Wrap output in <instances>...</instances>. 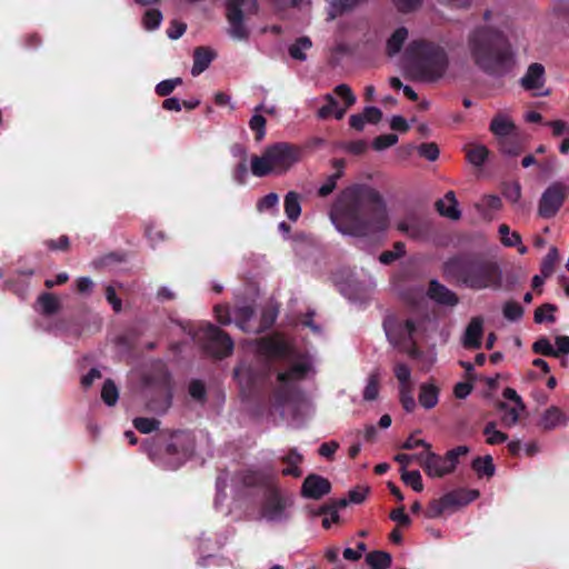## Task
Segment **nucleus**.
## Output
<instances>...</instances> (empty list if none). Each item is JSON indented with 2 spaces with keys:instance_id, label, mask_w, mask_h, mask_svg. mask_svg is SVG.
Masks as SVG:
<instances>
[{
  "instance_id": "0eeeda50",
  "label": "nucleus",
  "mask_w": 569,
  "mask_h": 569,
  "mask_svg": "<svg viewBox=\"0 0 569 569\" xmlns=\"http://www.w3.org/2000/svg\"><path fill=\"white\" fill-rule=\"evenodd\" d=\"M293 498L278 487H271L266 492L260 517L267 522L281 523L291 518Z\"/></svg>"
},
{
  "instance_id": "4468645a",
  "label": "nucleus",
  "mask_w": 569,
  "mask_h": 569,
  "mask_svg": "<svg viewBox=\"0 0 569 569\" xmlns=\"http://www.w3.org/2000/svg\"><path fill=\"white\" fill-rule=\"evenodd\" d=\"M184 439L183 433H176L172 437V442L167 446L163 457V465L167 468L177 469L187 460L188 449L183 447Z\"/></svg>"
},
{
  "instance_id": "c9c22d12",
  "label": "nucleus",
  "mask_w": 569,
  "mask_h": 569,
  "mask_svg": "<svg viewBox=\"0 0 569 569\" xmlns=\"http://www.w3.org/2000/svg\"><path fill=\"white\" fill-rule=\"evenodd\" d=\"M366 561L373 569H388L391 565V556L385 551H373L367 555Z\"/></svg>"
},
{
  "instance_id": "5701e85b",
  "label": "nucleus",
  "mask_w": 569,
  "mask_h": 569,
  "mask_svg": "<svg viewBox=\"0 0 569 569\" xmlns=\"http://www.w3.org/2000/svg\"><path fill=\"white\" fill-rule=\"evenodd\" d=\"M499 409L502 411V415H501L502 425L507 428H511L519 422L520 416L526 409V405L510 406L508 403L501 402L499 405Z\"/></svg>"
},
{
  "instance_id": "c756f323",
  "label": "nucleus",
  "mask_w": 569,
  "mask_h": 569,
  "mask_svg": "<svg viewBox=\"0 0 569 569\" xmlns=\"http://www.w3.org/2000/svg\"><path fill=\"white\" fill-rule=\"evenodd\" d=\"M325 100L327 103L318 110V117L320 119H326L333 114L336 119H342L348 108H339L336 99L330 93L325 96Z\"/></svg>"
},
{
  "instance_id": "338daca9",
  "label": "nucleus",
  "mask_w": 569,
  "mask_h": 569,
  "mask_svg": "<svg viewBox=\"0 0 569 569\" xmlns=\"http://www.w3.org/2000/svg\"><path fill=\"white\" fill-rule=\"evenodd\" d=\"M338 448H339V443L337 441L323 442L319 447V455L325 458L331 459Z\"/></svg>"
},
{
  "instance_id": "7c9ffc66",
  "label": "nucleus",
  "mask_w": 569,
  "mask_h": 569,
  "mask_svg": "<svg viewBox=\"0 0 569 569\" xmlns=\"http://www.w3.org/2000/svg\"><path fill=\"white\" fill-rule=\"evenodd\" d=\"M312 47V42L307 37H301L291 43L288 48L289 56L299 61L307 60V51Z\"/></svg>"
},
{
  "instance_id": "ddd939ff",
  "label": "nucleus",
  "mask_w": 569,
  "mask_h": 569,
  "mask_svg": "<svg viewBox=\"0 0 569 569\" xmlns=\"http://www.w3.org/2000/svg\"><path fill=\"white\" fill-rule=\"evenodd\" d=\"M244 0H229L228 2V21H229V36L234 40H246L248 38V30L242 21L241 7Z\"/></svg>"
},
{
  "instance_id": "13d9d810",
  "label": "nucleus",
  "mask_w": 569,
  "mask_h": 569,
  "mask_svg": "<svg viewBox=\"0 0 569 569\" xmlns=\"http://www.w3.org/2000/svg\"><path fill=\"white\" fill-rule=\"evenodd\" d=\"M258 481V476L254 472L251 471H243L241 473H238L233 479L232 482L236 487L242 485V486H253Z\"/></svg>"
},
{
  "instance_id": "aec40b11",
  "label": "nucleus",
  "mask_w": 569,
  "mask_h": 569,
  "mask_svg": "<svg viewBox=\"0 0 569 569\" xmlns=\"http://www.w3.org/2000/svg\"><path fill=\"white\" fill-rule=\"evenodd\" d=\"M568 423L569 415L556 406L546 409L539 419V426L545 430L566 427Z\"/></svg>"
},
{
  "instance_id": "603ef678",
  "label": "nucleus",
  "mask_w": 569,
  "mask_h": 569,
  "mask_svg": "<svg viewBox=\"0 0 569 569\" xmlns=\"http://www.w3.org/2000/svg\"><path fill=\"white\" fill-rule=\"evenodd\" d=\"M505 198L513 204H520L521 187L518 182L510 183L503 189Z\"/></svg>"
},
{
  "instance_id": "f03ea898",
  "label": "nucleus",
  "mask_w": 569,
  "mask_h": 569,
  "mask_svg": "<svg viewBox=\"0 0 569 569\" xmlns=\"http://www.w3.org/2000/svg\"><path fill=\"white\" fill-rule=\"evenodd\" d=\"M503 19L487 11L467 37V54L485 72L502 74L515 64V52L503 32Z\"/></svg>"
},
{
  "instance_id": "864d4df0",
  "label": "nucleus",
  "mask_w": 569,
  "mask_h": 569,
  "mask_svg": "<svg viewBox=\"0 0 569 569\" xmlns=\"http://www.w3.org/2000/svg\"><path fill=\"white\" fill-rule=\"evenodd\" d=\"M553 311H555V307L551 305H545V306L538 308L535 312V321L538 323L543 322V321L553 322L555 321Z\"/></svg>"
},
{
  "instance_id": "423d86ee",
  "label": "nucleus",
  "mask_w": 569,
  "mask_h": 569,
  "mask_svg": "<svg viewBox=\"0 0 569 569\" xmlns=\"http://www.w3.org/2000/svg\"><path fill=\"white\" fill-rule=\"evenodd\" d=\"M448 272L453 273L457 281L472 290L499 288L501 271L492 261H452L447 267Z\"/></svg>"
},
{
  "instance_id": "052dcab7",
  "label": "nucleus",
  "mask_w": 569,
  "mask_h": 569,
  "mask_svg": "<svg viewBox=\"0 0 569 569\" xmlns=\"http://www.w3.org/2000/svg\"><path fill=\"white\" fill-rule=\"evenodd\" d=\"M186 29H187L186 23L173 20V21H171V23L167 30V33L170 39L177 40L184 33Z\"/></svg>"
},
{
  "instance_id": "49530a36",
  "label": "nucleus",
  "mask_w": 569,
  "mask_h": 569,
  "mask_svg": "<svg viewBox=\"0 0 569 569\" xmlns=\"http://www.w3.org/2000/svg\"><path fill=\"white\" fill-rule=\"evenodd\" d=\"M38 302L42 311L47 315L54 313L59 309V301L50 293H43L39 297Z\"/></svg>"
},
{
  "instance_id": "bb28decb",
  "label": "nucleus",
  "mask_w": 569,
  "mask_h": 569,
  "mask_svg": "<svg viewBox=\"0 0 569 569\" xmlns=\"http://www.w3.org/2000/svg\"><path fill=\"white\" fill-rule=\"evenodd\" d=\"M437 206L439 212L447 218L456 220L460 217V211L457 208L458 202L452 191H449L443 199L439 200Z\"/></svg>"
},
{
  "instance_id": "e433bc0d",
  "label": "nucleus",
  "mask_w": 569,
  "mask_h": 569,
  "mask_svg": "<svg viewBox=\"0 0 569 569\" xmlns=\"http://www.w3.org/2000/svg\"><path fill=\"white\" fill-rule=\"evenodd\" d=\"M472 468L479 477H492L496 470L491 456L476 458L472 461Z\"/></svg>"
},
{
  "instance_id": "72a5a7b5",
  "label": "nucleus",
  "mask_w": 569,
  "mask_h": 569,
  "mask_svg": "<svg viewBox=\"0 0 569 569\" xmlns=\"http://www.w3.org/2000/svg\"><path fill=\"white\" fill-rule=\"evenodd\" d=\"M333 167L336 172L328 177L327 181L319 188L321 196H328L336 188L337 180L342 176L345 162L343 160H335Z\"/></svg>"
},
{
  "instance_id": "c85d7f7f",
  "label": "nucleus",
  "mask_w": 569,
  "mask_h": 569,
  "mask_svg": "<svg viewBox=\"0 0 569 569\" xmlns=\"http://www.w3.org/2000/svg\"><path fill=\"white\" fill-rule=\"evenodd\" d=\"M284 213L291 221H297L301 214V197L295 192L289 191L284 197Z\"/></svg>"
},
{
  "instance_id": "39448f33",
  "label": "nucleus",
  "mask_w": 569,
  "mask_h": 569,
  "mask_svg": "<svg viewBox=\"0 0 569 569\" xmlns=\"http://www.w3.org/2000/svg\"><path fill=\"white\" fill-rule=\"evenodd\" d=\"M408 50L412 56L410 70L416 79L435 81L446 73L449 60L442 47L425 41H413Z\"/></svg>"
},
{
  "instance_id": "de8ad7c7",
  "label": "nucleus",
  "mask_w": 569,
  "mask_h": 569,
  "mask_svg": "<svg viewBox=\"0 0 569 569\" xmlns=\"http://www.w3.org/2000/svg\"><path fill=\"white\" fill-rule=\"evenodd\" d=\"M532 349L536 353H540L547 357H558V351H556L550 341L545 337L538 339L533 343Z\"/></svg>"
},
{
  "instance_id": "69168bd1",
  "label": "nucleus",
  "mask_w": 569,
  "mask_h": 569,
  "mask_svg": "<svg viewBox=\"0 0 569 569\" xmlns=\"http://www.w3.org/2000/svg\"><path fill=\"white\" fill-rule=\"evenodd\" d=\"M341 148L343 150H346L347 152H350V153H353V154H360V153H362L366 150L367 144H366L365 141L358 140V141H352V142L343 143V144H341Z\"/></svg>"
},
{
  "instance_id": "8fccbe9b",
  "label": "nucleus",
  "mask_w": 569,
  "mask_h": 569,
  "mask_svg": "<svg viewBox=\"0 0 569 569\" xmlns=\"http://www.w3.org/2000/svg\"><path fill=\"white\" fill-rule=\"evenodd\" d=\"M523 315L522 307L515 301H509L503 306V316L510 321L519 320Z\"/></svg>"
},
{
  "instance_id": "c03bdc74",
  "label": "nucleus",
  "mask_w": 569,
  "mask_h": 569,
  "mask_svg": "<svg viewBox=\"0 0 569 569\" xmlns=\"http://www.w3.org/2000/svg\"><path fill=\"white\" fill-rule=\"evenodd\" d=\"M101 398L108 406H113L118 401L119 392L116 385L111 380H107L103 383Z\"/></svg>"
},
{
  "instance_id": "0e129e2a",
  "label": "nucleus",
  "mask_w": 569,
  "mask_h": 569,
  "mask_svg": "<svg viewBox=\"0 0 569 569\" xmlns=\"http://www.w3.org/2000/svg\"><path fill=\"white\" fill-rule=\"evenodd\" d=\"M557 258H558L557 249L551 248L545 259L543 267H542V272L545 273V277L551 273L553 263L557 260Z\"/></svg>"
},
{
  "instance_id": "cd10ccee",
  "label": "nucleus",
  "mask_w": 569,
  "mask_h": 569,
  "mask_svg": "<svg viewBox=\"0 0 569 569\" xmlns=\"http://www.w3.org/2000/svg\"><path fill=\"white\" fill-rule=\"evenodd\" d=\"M407 38L408 30L405 27L397 28L387 40L388 56L393 57L399 53Z\"/></svg>"
},
{
  "instance_id": "412c9836",
  "label": "nucleus",
  "mask_w": 569,
  "mask_h": 569,
  "mask_svg": "<svg viewBox=\"0 0 569 569\" xmlns=\"http://www.w3.org/2000/svg\"><path fill=\"white\" fill-rule=\"evenodd\" d=\"M428 296L430 299L439 305L453 307L458 303V297L455 292L440 284L438 281L432 280L428 289Z\"/></svg>"
},
{
  "instance_id": "2eb2a0df",
  "label": "nucleus",
  "mask_w": 569,
  "mask_h": 569,
  "mask_svg": "<svg viewBox=\"0 0 569 569\" xmlns=\"http://www.w3.org/2000/svg\"><path fill=\"white\" fill-rule=\"evenodd\" d=\"M489 129L499 142L517 137V127L507 113L496 114L491 120Z\"/></svg>"
},
{
  "instance_id": "f3484780",
  "label": "nucleus",
  "mask_w": 569,
  "mask_h": 569,
  "mask_svg": "<svg viewBox=\"0 0 569 569\" xmlns=\"http://www.w3.org/2000/svg\"><path fill=\"white\" fill-rule=\"evenodd\" d=\"M331 489L330 482L318 475H309L302 483V496L311 499H320L329 493Z\"/></svg>"
},
{
  "instance_id": "9d476101",
  "label": "nucleus",
  "mask_w": 569,
  "mask_h": 569,
  "mask_svg": "<svg viewBox=\"0 0 569 569\" xmlns=\"http://www.w3.org/2000/svg\"><path fill=\"white\" fill-rule=\"evenodd\" d=\"M420 465L425 472L432 478L443 477L455 470L453 463L450 462L447 455L445 457L438 456L430 449L420 453Z\"/></svg>"
},
{
  "instance_id": "f8f14e48",
  "label": "nucleus",
  "mask_w": 569,
  "mask_h": 569,
  "mask_svg": "<svg viewBox=\"0 0 569 569\" xmlns=\"http://www.w3.org/2000/svg\"><path fill=\"white\" fill-rule=\"evenodd\" d=\"M565 189L559 184L550 186L540 199L539 214L543 218L553 217L563 203Z\"/></svg>"
},
{
  "instance_id": "393cba45",
  "label": "nucleus",
  "mask_w": 569,
  "mask_h": 569,
  "mask_svg": "<svg viewBox=\"0 0 569 569\" xmlns=\"http://www.w3.org/2000/svg\"><path fill=\"white\" fill-rule=\"evenodd\" d=\"M397 228L410 238H420L427 230L425 223L415 217L399 221Z\"/></svg>"
},
{
  "instance_id": "774afa93",
  "label": "nucleus",
  "mask_w": 569,
  "mask_h": 569,
  "mask_svg": "<svg viewBox=\"0 0 569 569\" xmlns=\"http://www.w3.org/2000/svg\"><path fill=\"white\" fill-rule=\"evenodd\" d=\"M390 518L393 521H396L399 525H401V526H409L410 522H411L410 518L405 512V508L403 507H399L398 509L392 510L391 513H390Z\"/></svg>"
},
{
  "instance_id": "79ce46f5",
  "label": "nucleus",
  "mask_w": 569,
  "mask_h": 569,
  "mask_svg": "<svg viewBox=\"0 0 569 569\" xmlns=\"http://www.w3.org/2000/svg\"><path fill=\"white\" fill-rule=\"evenodd\" d=\"M162 21V13L157 9L146 11L142 18V24L146 30L152 31L159 28Z\"/></svg>"
},
{
  "instance_id": "4d7b16f0",
  "label": "nucleus",
  "mask_w": 569,
  "mask_h": 569,
  "mask_svg": "<svg viewBox=\"0 0 569 569\" xmlns=\"http://www.w3.org/2000/svg\"><path fill=\"white\" fill-rule=\"evenodd\" d=\"M398 142V136L396 134H383L379 136L373 140V148L378 151L387 149Z\"/></svg>"
},
{
  "instance_id": "09e8293b",
  "label": "nucleus",
  "mask_w": 569,
  "mask_h": 569,
  "mask_svg": "<svg viewBox=\"0 0 569 569\" xmlns=\"http://www.w3.org/2000/svg\"><path fill=\"white\" fill-rule=\"evenodd\" d=\"M250 129L256 132V140L261 141L266 136V119L254 114L249 121Z\"/></svg>"
},
{
  "instance_id": "e2e57ef3",
  "label": "nucleus",
  "mask_w": 569,
  "mask_h": 569,
  "mask_svg": "<svg viewBox=\"0 0 569 569\" xmlns=\"http://www.w3.org/2000/svg\"><path fill=\"white\" fill-rule=\"evenodd\" d=\"M247 163L248 160L239 161L232 172L233 179L240 184L244 183L248 174Z\"/></svg>"
},
{
  "instance_id": "bf43d9fd",
  "label": "nucleus",
  "mask_w": 569,
  "mask_h": 569,
  "mask_svg": "<svg viewBox=\"0 0 569 569\" xmlns=\"http://www.w3.org/2000/svg\"><path fill=\"white\" fill-rule=\"evenodd\" d=\"M335 92L341 97L342 99H345L346 101V107L349 108L351 107L355 102H356V97L355 94L352 93L351 89L349 86L347 84H338L335 89Z\"/></svg>"
},
{
  "instance_id": "2f4dec72",
  "label": "nucleus",
  "mask_w": 569,
  "mask_h": 569,
  "mask_svg": "<svg viewBox=\"0 0 569 569\" xmlns=\"http://www.w3.org/2000/svg\"><path fill=\"white\" fill-rule=\"evenodd\" d=\"M283 461L288 465V467L282 470L283 475L292 476L295 478H299L302 475L299 468V465L302 461V456L296 449H291L283 457Z\"/></svg>"
},
{
  "instance_id": "680f3d73",
  "label": "nucleus",
  "mask_w": 569,
  "mask_h": 569,
  "mask_svg": "<svg viewBox=\"0 0 569 569\" xmlns=\"http://www.w3.org/2000/svg\"><path fill=\"white\" fill-rule=\"evenodd\" d=\"M419 153L430 161H435L439 156V149L435 143H423L419 147Z\"/></svg>"
},
{
  "instance_id": "6e6d98bb",
  "label": "nucleus",
  "mask_w": 569,
  "mask_h": 569,
  "mask_svg": "<svg viewBox=\"0 0 569 569\" xmlns=\"http://www.w3.org/2000/svg\"><path fill=\"white\" fill-rule=\"evenodd\" d=\"M393 375L398 383L406 382L412 379L411 369L403 362H396L393 365Z\"/></svg>"
},
{
  "instance_id": "4c0bfd02",
  "label": "nucleus",
  "mask_w": 569,
  "mask_h": 569,
  "mask_svg": "<svg viewBox=\"0 0 569 569\" xmlns=\"http://www.w3.org/2000/svg\"><path fill=\"white\" fill-rule=\"evenodd\" d=\"M252 309L250 307H241L233 311L234 321L237 326L243 331H256L248 322L252 317Z\"/></svg>"
},
{
  "instance_id": "a18cd8bd",
  "label": "nucleus",
  "mask_w": 569,
  "mask_h": 569,
  "mask_svg": "<svg viewBox=\"0 0 569 569\" xmlns=\"http://www.w3.org/2000/svg\"><path fill=\"white\" fill-rule=\"evenodd\" d=\"M406 252V246L403 242H396L392 250L385 251L380 254L379 260L381 263H390L396 259L402 257Z\"/></svg>"
},
{
  "instance_id": "a19ab883",
  "label": "nucleus",
  "mask_w": 569,
  "mask_h": 569,
  "mask_svg": "<svg viewBox=\"0 0 569 569\" xmlns=\"http://www.w3.org/2000/svg\"><path fill=\"white\" fill-rule=\"evenodd\" d=\"M401 479L407 486H410L415 491H422V478L418 470L407 471L405 469H401Z\"/></svg>"
},
{
  "instance_id": "7ed1b4c3",
  "label": "nucleus",
  "mask_w": 569,
  "mask_h": 569,
  "mask_svg": "<svg viewBox=\"0 0 569 569\" xmlns=\"http://www.w3.org/2000/svg\"><path fill=\"white\" fill-rule=\"evenodd\" d=\"M311 370L310 360L303 357L277 372L269 400V411L274 419L295 425L306 416L309 403L300 389V382Z\"/></svg>"
},
{
  "instance_id": "4be33fe9",
  "label": "nucleus",
  "mask_w": 569,
  "mask_h": 569,
  "mask_svg": "<svg viewBox=\"0 0 569 569\" xmlns=\"http://www.w3.org/2000/svg\"><path fill=\"white\" fill-rule=\"evenodd\" d=\"M418 400L425 409H432L439 401V388L433 382L421 383Z\"/></svg>"
},
{
  "instance_id": "ea45409f",
  "label": "nucleus",
  "mask_w": 569,
  "mask_h": 569,
  "mask_svg": "<svg viewBox=\"0 0 569 569\" xmlns=\"http://www.w3.org/2000/svg\"><path fill=\"white\" fill-rule=\"evenodd\" d=\"M486 442L488 445H498L507 441L508 436L496 428L495 422H489L485 429Z\"/></svg>"
},
{
  "instance_id": "9b49d317",
  "label": "nucleus",
  "mask_w": 569,
  "mask_h": 569,
  "mask_svg": "<svg viewBox=\"0 0 569 569\" xmlns=\"http://www.w3.org/2000/svg\"><path fill=\"white\" fill-rule=\"evenodd\" d=\"M546 73L541 63H531L520 79L523 89L531 91L533 96L545 97L550 93L545 89Z\"/></svg>"
},
{
  "instance_id": "b1692460",
  "label": "nucleus",
  "mask_w": 569,
  "mask_h": 569,
  "mask_svg": "<svg viewBox=\"0 0 569 569\" xmlns=\"http://www.w3.org/2000/svg\"><path fill=\"white\" fill-rule=\"evenodd\" d=\"M214 58V52L208 48H197L193 54V66L191 69L192 76H199L211 63Z\"/></svg>"
},
{
  "instance_id": "37998d69",
  "label": "nucleus",
  "mask_w": 569,
  "mask_h": 569,
  "mask_svg": "<svg viewBox=\"0 0 569 569\" xmlns=\"http://www.w3.org/2000/svg\"><path fill=\"white\" fill-rule=\"evenodd\" d=\"M501 242L507 247H516L521 242V238L518 232L511 231L507 224H501L498 229Z\"/></svg>"
},
{
  "instance_id": "a878e982",
  "label": "nucleus",
  "mask_w": 569,
  "mask_h": 569,
  "mask_svg": "<svg viewBox=\"0 0 569 569\" xmlns=\"http://www.w3.org/2000/svg\"><path fill=\"white\" fill-rule=\"evenodd\" d=\"M399 401L407 412H412L416 407V400L413 398L415 383L411 380L399 383Z\"/></svg>"
},
{
  "instance_id": "1a4fd4ad",
  "label": "nucleus",
  "mask_w": 569,
  "mask_h": 569,
  "mask_svg": "<svg viewBox=\"0 0 569 569\" xmlns=\"http://www.w3.org/2000/svg\"><path fill=\"white\" fill-rule=\"evenodd\" d=\"M191 335L193 339L201 342L214 357L223 358L232 352L233 342L230 337L210 323L200 326L199 329Z\"/></svg>"
},
{
  "instance_id": "473e14b6",
  "label": "nucleus",
  "mask_w": 569,
  "mask_h": 569,
  "mask_svg": "<svg viewBox=\"0 0 569 569\" xmlns=\"http://www.w3.org/2000/svg\"><path fill=\"white\" fill-rule=\"evenodd\" d=\"M360 3V0H330L328 16L335 19L345 12L351 11Z\"/></svg>"
},
{
  "instance_id": "6e6552de",
  "label": "nucleus",
  "mask_w": 569,
  "mask_h": 569,
  "mask_svg": "<svg viewBox=\"0 0 569 569\" xmlns=\"http://www.w3.org/2000/svg\"><path fill=\"white\" fill-rule=\"evenodd\" d=\"M383 327L390 343L413 356V336L417 332L416 321L389 317L386 319Z\"/></svg>"
},
{
  "instance_id": "f257e3e1",
  "label": "nucleus",
  "mask_w": 569,
  "mask_h": 569,
  "mask_svg": "<svg viewBox=\"0 0 569 569\" xmlns=\"http://www.w3.org/2000/svg\"><path fill=\"white\" fill-rule=\"evenodd\" d=\"M330 218L340 233L352 237L383 232L389 226V213L381 197L363 187L345 190L333 206Z\"/></svg>"
},
{
  "instance_id": "20e7f679",
  "label": "nucleus",
  "mask_w": 569,
  "mask_h": 569,
  "mask_svg": "<svg viewBox=\"0 0 569 569\" xmlns=\"http://www.w3.org/2000/svg\"><path fill=\"white\" fill-rule=\"evenodd\" d=\"M301 159V149L288 142H276L263 149L261 154L250 158V171L257 178L283 176Z\"/></svg>"
},
{
  "instance_id": "6ab92c4d",
  "label": "nucleus",
  "mask_w": 569,
  "mask_h": 569,
  "mask_svg": "<svg viewBox=\"0 0 569 569\" xmlns=\"http://www.w3.org/2000/svg\"><path fill=\"white\" fill-rule=\"evenodd\" d=\"M482 335L483 319L481 317H473L462 335L461 343L468 349H479L481 347Z\"/></svg>"
},
{
  "instance_id": "a211bd4d",
  "label": "nucleus",
  "mask_w": 569,
  "mask_h": 569,
  "mask_svg": "<svg viewBox=\"0 0 569 569\" xmlns=\"http://www.w3.org/2000/svg\"><path fill=\"white\" fill-rule=\"evenodd\" d=\"M465 506L459 490L451 491L442 496L440 499L431 502L428 516L430 518H437L449 509H455Z\"/></svg>"
},
{
  "instance_id": "f704fd0d",
  "label": "nucleus",
  "mask_w": 569,
  "mask_h": 569,
  "mask_svg": "<svg viewBox=\"0 0 569 569\" xmlns=\"http://www.w3.org/2000/svg\"><path fill=\"white\" fill-rule=\"evenodd\" d=\"M468 161L475 167H481L489 156V150L483 144H475L466 150Z\"/></svg>"
},
{
  "instance_id": "58836bf2",
  "label": "nucleus",
  "mask_w": 569,
  "mask_h": 569,
  "mask_svg": "<svg viewBox=\"0 0 569 569\" xmlns=\"http://www.w3.org/2000/svg\"><path fill=\"white\" fill-rule=\"evenodd\" d=\"M379 375L377 372H372L369 375L367 379V385L363 390V399L366 401H373L379 396Z\"/></svg>"
},
{
  "instance_id": "3c124183",
  "label": "nucleus",
  "mask_w": 569,
  "mask_h": 569,
  "mask_svg": "<svg viewBox=\"0 0 569 569\" xmlns=\"http://www.w3.org/2000/svg\"><path fill=\"white\" fill-rule=\"evenodd\" d=\"M279 203V197L274 192H270L262 197L258 203L257 209L259 212H264L271 209H276Z\"/></svg>"
},
{
  "instance_id": "dca6fc26",
  "label": "nucleus",
  "mask_w": 569,
  "mask_h": 569,
  "mask_svg": "<svg viewBox=\"0 0 569 569\" xmlns=\"http://www.w3.org/2000/svg\"><path fill=\"white\" fill-rule=\"evenodd\" d=\"M260 350L271 358H284L292 353V347L282 336L266 338L260 343Z\"/></svg>"
},
{
  "instance_id": "5fc2aeb1",
  "label": "nucleus",
  "mask_w": 569,
  "mask_h": 569,
  "mask_svg": "<svg viewBox=\"0 0 569 569\" xmlns=\"http://www.w3.org/2000/svg\"><path fill=\"white\" fill-rule=\"evenodd\" d=\"M133 423L142 433H149L159 427L158 420L151 418H137Z\"/></svg>"
}]
</instances>
